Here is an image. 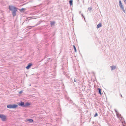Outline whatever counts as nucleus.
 <instances>
[{"instance_id":"a878e982","label":"nucleus","mask_w":126,"mask_h":126,"mask_svg":"<svg viewBox=\"0 0 126 126\" xmlns=\"http://www.w3.org/2000/svg\"><path fill=\"white\" fill-rule=\"evenodd\" d=\"M28 20V18H26V21H27Z\"/></svg>"},{"instance_id":"39448f33","label":"nucleus","mask_w":126,"mask_h":126,"mask_svg":"<svg viewBox=\"0 0 126 126\" xmlns=\"http://www.w3.org/2000/svg\"><path fill=\"white\" fill-rule=\"evenodd\" d=\"M25 103L22 101H21L20 102H19L18 105L19 106L23 107H24Z\"/></svg>"},{"instance_id":"9d476101","label":"nucleus","mask_w":126,"mask_h":126,"mask_svg":"<svg viewBox=\"0 0 126 126\" xmlns=\"http://www.w3.org/2000/svg\"><path fill=\"white\" fill-rule=\"evenodd\" d=\"M110 67L111 69V70H113L115 69L116 68V66L112 65L111 66H110Z\"/></svg>"},{"instance_id":"f8f14e48","label":"nucleus","mask_w":126,"mask_h":126,"mask_svg":"<svg viewBox=\"0 0 126 126\" xmlns=\"http://www.w3.org/2000/svg\"><path fill=\"white\" fill-rule=\"evenodd\" d=\"M97 90L98 92L99 93V94H102L101 89L100 88H98L97 89Z\"/></svg>"},{"instance_id":"393cba45","label":"nucleus","mask_w":126,"mask_h":126,"mask_svg":"<svg viewBox=\"0 0 126 126\" xmlns=\"http://www.w3.org/2000/svg\"><path fill=\"white\" fill-rule=\"evenodd\" d=\"M115 111L116 112V113L117 112V111L116 110H115Z\"/></svg>"},{"instance_id":"aec40b11","label":"nucleus","mask_w":126,"mask_h":126,"mask_svg":"<svg viewBox=\"0 0 126 126\" xmlns=\"http://www.w3.org/2000/svg\"><path fill=\"white\" fill-rule=\"evenodd\" d=\"M81 16H82L84 18V20L85 21V17L83 15V14H81Z\"/></svg>"},{"instance_id":"c85d7f7f","label":"nucleus","mask_w":126,"mask_h":126,"mask_svg":"<svg viewBox=\"0 0 126 126\" xmlns=\"http://www.w3.org/2000/svg\"><path fill=\"white\" fill-rule=\"evenodd\" d=\"M78 0V2H79V0Z\"/></svg>"},{"instance_id":"9b49d317","label":"nucleus","mask_w":126,"mask_h":126,"mask_svg":"<svg viewBox=\"0 0 126 126\" xmlns=\"http://www.w3.org/2000/svg\"><path fill=\"white\" fill-rule=\"evenodd\" d=\"M102 26V24L101 23H99L98 24L96 28L98 29L99 28L101 27Z\"/></svg>"},{"instance_id":"dca6fc26","label":"nucleus","mask_w":126,"mask_h":126,"mask_svg":"<svg viewBox=\"0 0 126 126\" xmlns=\"http://www.w3.org/2000/svg\"><path fill=\"white\" fill-rule=\"evenodd\" d=\"M88 10H89L90 12H91V11L92 10V7H89L88 8Z\"/></svg>"},{"instance_id":"bb28decb","label":"nucleus","mask_w":126,"mask_h":126,"mask_svg":"<svg viewBox=\"0 0 126 126\" xmlns=\"http://www.w3.org/2000/svg\"><path fill=\"white\" fill-rule=\"evenodd\" d=\"M121 97H122V95L121 94Z\"/></svg>"},{"instance_id":"1a4fd4ad","label":"nucleus","mask_w":126,"mask_h":126,"mask_svg":"<svg viewBox=\"0 0 126 126\" xmlns=\"http://www.w3.org/2000/svg\"><path fill=\"white\" fill-rule=\"evenodd\" d=\"M50 24L51 27L54 25L55 23V22L54 21H50Z\"/></svg>"},{"instance_id":"f3484780","label":"nucleus","mask_w":126,"mask_h":126,"mask_svg":"<svg viewBox=\"0 0 126 126\" xmlns=\"http://www.w3.org/2000/svg\"><path fill=\"white\" fill-rule=\"evenodd\" d=\"M122 125L123 126H126V123H125V121H124V123H122Z\"/></svg>"},{"instance_id":"ddd939ff","label":"nucleus","mask_w":126,"mask_h":126,"mask_svg":"<svg viewBox=\"0 0 126 126\" xmlns=\"http://www.w3.org/2000/svg\"><path fill=\"white\" fill-rule=\"evenodd\" d=\"M73 0H69V3L71 6L73 4Z\"/></svg>"},{"instance_id":"2eb2a0df","label":"nucleus","mask_w":126,"mask_h":126,"mask_svg":"<svg viewBox=\"0 0 126 126\" xmlns=\"http://www.w3.org/2000/svg\"><path fill=\"white\" fill-rule=\"evenodd\" d=\"M74 49V50L76 52H77V49L75 45H74L73 46Z\"/></svg>"},{"instance_id":"f257e3e1","label":"nucleus","mask_w":126,"mask_h":126,"mask_svg":"<svg viewBox=\"0 0 126 126\" xmlns=\"http://www.w3.org/2000/svg\"><path fill=\"white\" fill-rule=\"evenodd\" d=\"M8 9L10 11H12V14L13 16L14 17L16 16V12L18 9L16 7L12 5H9Z\"/></svg>"},{"instance_id":"f03ea898","label":"nucleus","mask_w":126,"mask_h":126,"mask_svg":"<svg viewBox=\"0 0 126 126\" xmlns=\"http://www.w3.org/2000/svg\"><path fill=\"white\" fill-rule=\"evenodd\" d=\"M18 106L17 105L15 104H10L7 105V107L9 109H15Z\"/></svg>"},{"instance_id":"0eeeda50","label":"nucleus","mask_w":126,"mask_h":126,"mask_svg":"<svg viewBox=\"0 0 126 126\" xmlns=\"http://www.w3.org/2000/svg\"><path fill=\"white\" fill-rule=\"evenodd\" d=\"M31 104V103L29 102H27L26 103H25L24 107H27L29 106H30Z\"/></svg>"},{"instance_id":"cd10ccee","label":"nucleus","mask_w":126,"mask_h":126,"mask_svg":"<svg viewBox=\"0 0 126 126\" xmlns=\"http://www.w3.org/2000/svg\"><path fill=\"white\" fill-rule=\"evenodd\" d=\"M31 85V84H30V85H29V86H30Z\"/></svg>"},{"instance_id":"b1692460","label":"nucleus","mask_w":126,"mask_h":126,"mask_svg":"<svg viewBox=\"0 0 126 126\" xmlns=\"http://www.w3.org/2000/svg\"><path fill=\"white\" fill-rule=\"evenodd\" d=\"M124 2L126 4V0H123Z\"/></svg>"},{"instance_id":"5701e85b","label":"nucleus","mask_w":126,"mask_h":126,"mask_svg":"<svg viewBox=\"0 0 126 126\" xmlns=\"http://www.w3.org/2000/svg\"><path fill=\"white\" fill-rule=\"evenodd\" d=\"M50 58H48V59H47V61H49V60H50Z\"/></svg>"},{"instance_id":"6ab92c4d","label":"nucleus","mask_w":126,"mask_h":126,"mask_svg":"<svg viewBox=\"0 0 126 126\" xmlns=\"http://www.w3.org/2000/svg\"><path fill=\"white\" fill-rule=\"evenodd\" d=\"M74 81L75 82H76L77 83H78V81L77 80H76L75 79H74Z\"/></svg>"},{"instance_id":"6e6552de","label":"nucleus","mask_w":126,"mask_h":126,"mask_svg":"<svg viewBox=\"0 0 126 126\" xmlns=\"http://www.w3.org/2000/svg\"><path fill=\"white\" fill-rule=\"evenodd\" d=\"M25 120L26 122L29 121V123H32L33 122V120L32 119H27Z\"/></svg>"},{"instance_id":"412c9836","label":"nucleus","mask_w":126,"mask_h":126,"mask_svg":"<svg viewBox=\"0 0 126 126\" xmlns=\"http://www.w3.org/2000/svg\"><path fill=\"white\" fill-rule=\"evenodd\" d=\"M23 92V91H20L19 92V94H21Z\"/></svg>"},{"instance_id":"7ed1b4c3","label":"nucleus","mask_w":126,"mask_h":126,"mask_svg":"<svg viewBox=\"0 0 126 126\" xmlns=\"http://www.w3.org/2000/svg\"><path fill=\"white\" fill-rule=\"evenodd\" d=\"M119 5L122 10L125 13V11L124 10V6H123L121 0H119Z\"/></svg>"},{"instance_id":"423d86ee","label":"nucleus","mask_w":126,"mask_h":126,"mask_svg":"<svg viewBox=\"0 0 126 126\" xmlns=\"http://www.w3.org/2000/svg\"><path fill=\"white\" fill-rule=\"evenodd\" d=\"M32 65V64L31 63H28L27 66L26 67V69H29Z\"/></svg>"},{"instance_id":"20e7f679","label":"nucleus","mask_w":126,"mask_h":126,"mask_svg":"<svg viewBox=\"0 0 126 126\" xmlns=\"http://www.w3.org/2000/svg\"><path fill=\"white\" fill-rule=\"evenodd\" d=\"M0 118H1L3 121H5L6 120V116L3 114H0Z\"/></svg>"},{"instance_id":"a211bd4d","label":"nucleus","mask_w":126,"mask_h":126,"mask_svg":"<svg viewBox=\"0 0 126 126\" xmlns=\"http://www.w3.org/2000/svg\"><path fill=\"white\" fill-rule=\"evenodd\" d=\"M98 116V114L97 113H96L94 115V116L96 117Z\"/></svg>"},{"instance_id":"c756f323","label":"nucleus","mask_w":126,"mask_h":126,"mask_svg":"<svg viewBox=\"0 0 126 126\" xmlns=\"http://www.w3.org/2000/svg\"><path fill=\"white\" fill-rule=\"evenodd\" d=\"M80 13H81V12H80H80H79V13L80 14Z\"/></svg>"},{"instance_id":"4be33fe9","label":"nucleus","mask_w":126,"mask_h":126,"mask_svg":"<svg viewBox=\"0 0 126 126\" xmlns=\"http://www.w3.org/2000/svg\"><path fill=\"white\" fill-rule=\"evenodd\" d=\"M34 27V26H28V28H29V27Z\"/></svg>"},{"instance_id":"4468645a","label":"nucleus","mask_w":126,"mask_h":126,"mask_svg":"<svg viewBox=\"0 0 126 126\" xmlns=\"http://www.w3.org/2000/svg\"><path fill=\"white\" fill-rule=\"evenodd\" d=\"M25 9L24 8H22L21 9L19 10L21 12H24L25 11Z\"/></svg>"}]
</instances>
